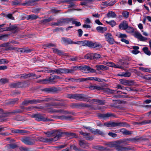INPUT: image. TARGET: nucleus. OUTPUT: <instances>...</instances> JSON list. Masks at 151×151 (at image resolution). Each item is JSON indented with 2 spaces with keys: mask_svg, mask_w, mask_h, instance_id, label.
I'll use <instances>...</instances> for the list:
<instances>
[{
  "mask_svg": "<svg viewBox=\"0 0 151 151\" xmlns=\"http://www.w3.org/2000/svg\"><path fill=\"white\" fill-rule=\"evenodd\" d=\"M9 146L12 149H14L17 147V145L15 144H10Z\"/></svg>",
  "mask_w": 151,
  "mask_h": 151,
  "instance_id": "nucleus-56",
  "label": "nucleus"
},
{
  "mask_svg": "<svg viewBox=\"0 0 151 151\" xmlns=\"http://www.w3.org/2000/svg\"><path fill=\"white\" fill-rule=\"evenodd\" d=\"M112 114L108 113L106 114H102L101 115V117L103 118H107L109 117L112 116Z\"/></svg>",
  "mask_w": 151,
  "mask_h": 151,
  "instance_id": "nucleus-32",
  "label": "nucleus"
},
{
  "mask_svg": "<svg viewBox=\"0 0 151 151\" xmlns=\"http://www.w3.org/2000/svg\"><path fill=\"white\" fill-rule=\"evenodd\" d=\"M142 78L145 79L149 80L150 79V77L147 75H145L142 77Z\"/></svg>",
  "mask_w": 151,
  "mask_h": 151,
  "instance_id": "nucleus-61",
  "label": "nucleus"
},
{
  "mask_svg": "<svg viewBox=\"0 0 151 151\" xmlns=\"http://www.w3.org/2000/svg\"><path fill=\"white\" fill-rule=\"evenodd\" d=\"M93 53L88 54L85 56L84 58L87 59H92L93 58Z\"/></svg>",
  "mask_w": 151,
  "mask_h": 151,
  "instance_id": "nucleus-28",
  "label": "nucleus"
},
{
  "mask_svg": "<svg viewBox=\"0 0 151 151\" xmlns=\"http://www.w3.org/2000/svg\"><path fill=\"white\" fill-rule=\"evenodd\" d=\"M108 65V66L110 67H113L114 66V63L111 62H109Z\"/></svg>",
  "mask_w": 151,
  "mask_h": 151,
  "instance_id": "nucleus-64",
  "label": "nucleus"
},
{
  "mask_svg": "<svg viewBox=\"0 0 151 151\" xmlns=\"http://www.w3.org/2000/svg\"><path fill=\"white\" fill-rule=\"evenodd\" d=\"M93 59H98L101 58V56L99 54L93 53Z\"/></svg>",
  "mask_w": 151,
  "mask_h": 151,
  "instance_id": "nucleus-33",
  "label": "nucleus"
},
{
  "mask_svg": "<svg viewBox=\"0 0 151 151\" xmlns=\"http://www.w3.org/2000/svg\"><path fill=\"white\" fill-rule=\"evenodd\" d=\"M107 29L106 27H103L99 26L96 27V30L100 32H103L106 31Z\"/></svg>",
  "mask_w": 151,
  "mask_h": 151,
  "instance_id": "nucleus-22",
  "label": "nucleus"
},
{
  "mask_svg": "<svg viewBox=\"0 0 151 151\" xmlns=\"http://www.w3.org/2000/svg\"><path fill=\"white\" fill-rule=\"evenodd\" d=\"M62 41L63 43L67 44H73V41L69 38L63 37L62 38Z\"/></svg>",
  "mask_w": 151,
  "mask_h": 151,
  "instance_id": "nucleus-15",
  "label": "nucleus"
},
{
  "mask_svg": "<svg viewBox=\"0 0 151 151\" xmlns=\"http://www.w3.org/2000/svg\"><path fill=\"white\" fill-rule=\"evenodd\" d=\"M121 41L122 42H125V43L127 44H128L129 43V42L128 40H126V39H124V38H122L121 39Z\"/></svg>",
  "mask_w": 151,
  "mask_h": 151,
  "instance_id": "nucleus-52",
  "label": "nucleus"
},
{
  "mask_svg": "<svg viewBox=\"0 0 151 151\" xmlns=\"http://www.w3.org/2000/svg\"><path fill=\"white\" fill-rule=\"evenodd\" d=\"M91 102L92 103H95L96 104L97 103L100 104H103L106 103L105 100H99L97 99H92L91 100Z\"/></svg>",
  "mask_w": 151,
  "mask_h": 151,
  "instance_id": "nucleus-18",
  "label": "nucleus"
},
{
  "mask_svg": "<svg viewBox=\"0 0 151 151\" xmlns=\"http://www.w3.org/2000/svg\"><path fill=\"white\" fill-rule=\"evenodd\" d=\"M103 91L104 92L109 94L113 93H114V92H115L116 93H118V92H120V91H115L109 88H104Z\"/></svg>",
  "mask_w": 151,
  "mask_h": 151,
  "instance_id": "nucleus-16",
  "label": "nucleus"
},
{
  "mask_svg": "<svg viewBox=\"0 0 151 151\" xmlns=\"http://www.w3.org/2000/svg\"><path fill=\"white\" fill-rule=\"evenodd\" d=\"M119 37L122 38H126L127 37V35L125 34H123L122 33H120L119 34Z\"/></svg>",
  "mask_w": 151,
  "mask_h": 151,
  "instance_id": "nucleus-48",
  "label": "nucleus"
},
{
  "mask_svg": "<svg viewBox=\"0 0 151 151\" xmlns=\"http://www.w3.org/2000/svg\"><path fill=\"white\" fill-rule=\"evenodd\" d=\"M114 101V103L115 104H124L125 102L124 101H120L119 100H113Z\"/></svg>",
  "mask_w": 151,
  "mask_h": 151,
  "instance_id": "nucleus-35",
  "label": "nucleus"
},
{
  "mask_svg": "<svg viewBox=\"0 0 151 151\" xmlns=\"http://www.w3.org/2000/svg\"><path fill=\"white\" fill-rule=\"evenodd\" d=\"M37 16L34 14L29 15V19L32 20L33 19H36L37 18Z\"/></svg>",
  "mask_w": 151,
  "mask_h": 151,
  "instance_id": "nucleus-42",
  "label": "nucleus"
},
{
  "mask_svg": "<svg viewBox=\"0 0 151 151\" xmlns=\"http://www.w3.org/2000/svg\"><path fill=\"white\" fill-rule=\"evenodd\" d=\"M18 99H12L10 100L9 103L10 104H14L18 103Z\"/></svg>",
  "mask_w": 151,
  "mask_h": 151,
  "instance_id": "nucleus-39",
  "label": "nucleus"
},
{
  "mask_svg": "<svg viewBox=\"0 0 151 151\" xmlns=\"http://www.w3.org/2000/svg\"><path fill=\"white\" fill-rule=\"evenodd\" d=\"M134 37L138 39L140 41H145L147 40V38L143 37L141 34L137 31L135 32L133 35Z\"/></svg>",
  "mask_w": 151,
  "mask_h": 151,
  "instance_id": "nucleus-9",
  "label": "nucleus"
},
{
  "mask_svg": "<svg viewBox=\"0 0 151 151\" xmlns=\"http://www.w3.org/2000/svg\"><path fill=\"white\" fill-rule=\"evenodd\" d=\"M143 50L144 52L147 55H150L151 53L150 51L149 50L148 48L147 47H144L143 48Z\"/></svg>",
  "mask_w": 151,
  "mask_h": 151,
  "instance_id": "nucleus-25",
  "label": "nucleus"
},
{
  "mask_svg": "<svg viewBox=\"0 0 151 151\" xmlns=\"http://www.w3.org/2000/svg\"><path fill=\"white\" fill-rule=\"evenodd\" d=\"M116 149L118 151H127L129 150V148L122 147L121 146H119L117 147Z\"/></svg>",
  "mask_w": 151,
  "mask_h": 151,
  "instance_id": "nucleus-21",
  "label": "nucleus"
},
{
  "mask_svg": "<svg viewBox=\"0 0 151 151\" xmlns=\"http://www.w3.org/2000/svg\"><path fill=\"white\" fill-rule=\"evenodd\" d=\"M108 146L109 147H116V144L114 142H111L107 144Z\"/></svg>",
  "mask_w": 151,
  "mask_h": 151,
  "instance_id": "nucleus-41",
  "label": "nucleus"
},
{
  "mask_svg": "<svg viewBox=\"0 0 151 151\" xmlns=\"http://www.w3.org/2000/svg\"><path fill=\"white\" fill-rule=\"evenodd\" d=\"M0 82L3 83H5L7 82L8 80L6 79L2 78L1 79Z\"/></svg>",
  "mask_w": 151,
  "mask_h": 151,
  "instance_id": "nucleus-50",
  "label": "nucleus"
},
{
  "mask_svg": "<svg viewBox=\"0 0 151 151\" xmlns=\"http://www.w3.org/2000/svg\"><path fill=\"white\" fill-rule=\"evenodd\" d=\"M102 107H100V106H98L97 107L92 108V109H99L101 110H103V109H104V108L103 107V108H102Z\"/></svg>",
  "mask_w": 151,
  "mask_h": 151,
  "instance_id": "nucleus-54",
  "label": "nucleus"
},
{
  "mask_svg": "<svg viewBox=\"0 0 151 151\" xmlns=\"http://www.w3.org/2000/svg\"><path fill=\"white\" fill-rule=\"evenodd\" d=\"M7 67L6 65L0 66V70H4L6 69Z\"/></svg>",
  "mask_w": 151,
  "mask_h": 151,
  "instance_id": "nucleus-57",
  "label": "nucleus"
},
{
  "mask_svg": "<svg viewBox=\"0 0 151 151\" xmlns=\"http://www.w3.org/2000/svg\"><path fill=\"white\" fill-rule=\"evenodd\" d=\"M104 88H103L102 86H100L97 85H95V89L97 90L101 91L103 90Z\"/></svg>",
  "mask_w": 151,
  "mask_h": 151,
  "instance_id": "nucleus-43",
  "label": "nucleus"
},
{
  "mask_svg": "<svg viewBox=\"0 0 151 151\" xmlns=\"http://www.w3.org/2000/svg\"><path fill=\"white\" fill-rule=\"evenodd\" d=\"M88 41L86 40L81 41V45L87 46Z\"/></svg>",
  "mask_w": 151,
  "mask_h": 151,
  "instance_id": "nucleus-44",
  "label": "nucleus"
},
{
  "mask_svg": "<svg viewBox=\"0 0 151 151\" xmlns=\"http://www.w3.org/2000/svg\"><path fill=\"white\" fill-rule=\"evenodd\" d=\"M78 31L79 36L80 37L81 36L83 33V31L81 29H78Z\"/></svg>",
  "mask_w": 151,
  "mask_h": 151,
  "instance_id": "nucleus-51",
  "label": "nucleus"
},
{
  "mask_svg": "<svg viewBox=\"0 0 151 151\" xmlns=\"http://www.w3.org/2000/svg\"><path fill=\"white\" fill-rule=\"evenodd\" d=\"M126 29V32L129 33H132L134 32V29L132 27L128 26L127 28Z\"/></svg>",
  "mask_w": 151,
  "mask_h": 151,
  "instance_id": "nucleus-29",
  "label": "nucleus"
},
{
  "mask_svg": "<svg viewBox=\"0 0 151 151\" xmlns=\"http://www.w3.org/2000/svg\"><path fill=\"white\" fill-rule=\"evenodd\" d=\"M124 73L125 77H129L131 75V73L129 72H125Z\"/></svg>",
  "mask_w": 151,
  "mask_h": 151,
  "instance_id": "nucleus-46",
  "label": "nucleus"
},
{
  "mask_svg": "<svg viewBox=\"0 0 151 151\" xmlns=\"http://www.w3.org/2000/svg\"><path fill=\"white\" fill-rule=\"evenodd\" d=\"M119 81L122 84L125 86L127 85V80L120 79Z\"/></svg>",
  "mask_w": 151,
  "mask_h": 151,
  "instance_id": "nucleus-38",
  "label": "nucleus"
},
{
  "mask_svg": "<svg viewBox=\"0 0 151 151\" xmlns=\"http://www.w3.org/2000/svg\"><path fill=\"white\" fill-rule=\"evenodd\" d=\"M92 16L95 18H99L100 16V15L98 14V13L93 14Z\"/></svg>",
  "mask_w": 151,
  "mask_h": 151,
  "instance_id": "nucleus-53",
  "label": "nucleus"
},
{
  "mask_svg": "<svg viewBox=\"0 0 151 151\" xmlns=\"http://www.w3.org/2000/svg\"><path fill=\"white\" fill-rule=\"evenodd\" d=\"M107 17L109 18H114L116 17V14L114 12L111 11L109 12L107 14Z\"/></svg>",
  "mask_w": 151,
  "mask_h": 151,
  "instance_id": "nucleus-24",
  "label": "nucleus"
},
{
  "mask_svg": "<svg viewBox=\"0 0 151 151\" xmlns=\"http://www.w3.org/2000/svg\"><path fill=\"white\" fill-rule=\"evenodd\" d=\"M87 46L92 48H101L102 47L100 43L89 41H88Z\"/></svg>",
  "mask_w": 151,
  "mask_h": 151,
  "instance_id": "nucleus-6",
  "label": "nucleus"
},
{
  "mask_svg": "<svg viewBox=\"0 0 151 151\" xmlns=\"http://www.w3.org/2000/svg\"><path fill=\"white\" fill-rule=\"evenodd\" d=\"M12 132L14 133H19L21 134H24L27 132L25 130H21L19 129H13L11 130Z\"/></svg>",
  "mask_w": 151,
  "mask_h": 151,
  "instance_id": "nucleus-17",
  "label": "nucleus"
},
{
  "mask_svg": "<svg viewBox=\"0 0 151 151\" xmlns=\"http://www.w3.org/2000/svg\"><path fill=\"white\" fill-rule=\"evenodd\" d=\"M106 40L110 44H113L114 42V40L113 36L110 33L106 32L104 34Z\"/></svg>",
  "mask_w": 151,
  "mask_h": 151,
  "instance_id": "nucleus-3",
  "label": "nucleus"
},
{
  "mask_svg": "<svg viewBox=\"0 0 151 151\" xmlns=\"http://www.w3.org/2000/svg\"><path fill=\"white\" fill-rule=\"evenodd\" d=\"M108 135L112 137H116L117 136L116 134L114 133H113L112 132H110L108 133Z\"/></svg>",
  "mask_w": 151,
  "mask_h": 151,
  "instance_id": "nucleus-49",
  "label": "nucleus"
},
{
  "mask_svg": "<svg viewBox=\"0 0 151 151\" xmlns=\"http://www.w3.org/2000/svg\"><path fill=\"white\" fill-rule=\"evenodd\" d=\"M81 134L87 140L91 141L93 139V136H90V134L87 133H85L82 131L80 132Z\"/></svg>",
  "mask_w": 151,
  "mask_h": 151,
  "instance_id": "nucleus-12",
  "label": "nucleus"
},
{
  "mask_svg": "<svg viewBox=\"0 0 151 151\" xmlns=\"http://www.w3.org/2000/svg\"><path fill=\"white\" fill-rule=\"evenodd\" d=\"M117 88L118 89H123L124 87L121 85H118L117 86Z\"/></svg>",
  "mask_w": 151,
  "mask_h": 151,
  "instance_id": "nucleus-62",
  "label": "nucleus"
},
{
  "mask_svg": "<svg viewBox=\"0 0 151 151\" xmlns=\"http://www.w3.org/2000/svg\"><path fill=\"white\" fill-rule=\"evenodd\" d=\"M95 23L99 25H102L103 24L101 22L99 19H97L95 20Z\"/></svg>",
  "mask_w": 151,
  "mask_h": 151,
  "instance_id": "nucleus-58",
  "label": "nucleus"
},
{
  "mask_svg": "<svg viewBox=\"0 0 151 151\" xmlns=\"http://www.w3.org/2000/svg\"><path fill=\"white\" fill-rule=\"evenodd\" d=\"M96 67L97 70H107L109 69V68L104 65H96Z\"/></svg>",
  "mask_w": 151,
  "mask_h": 151,
  "instance_id": "nucleus-20",
  "label": "nucleus"
},
{
  "mask_svg": "<svg viewBox=\"0 0 151 151\" xmlns=\"http://www.w3.org/2000/svg\"><path fill=\"white\" fill-rule=\"evenodd\" d=\"M106 22L107 24H110L112 27L114 26L116 24V22L114 20H111L109 22L106 21Z\"/></svg>",
  "mask_w": 151,
  "mask_h": 151,
  "instance_id": "nucleus-31",
  "label": "nucleus"
},
{
  "mask_svg": "<svg viewBox=\"0 0 151 151\" xmlns=\"http://www.w3.org/2000/svg\"><path fill=\"white\" fill-rule=\"evenodd\" d=\"M122 16L124 17L127 18L129 17V13L127 11H123L122 13Z\"/></svg>",
  "mask_w": 151,
  "mask_h": 151,
  "instance_id": "nucleus-36",
  "label": "nucleus"
},
{
  "mask_svg": "<svg viewBox=\"0 0 151 151\" xmlns=\"http://www.w3.org/2000/svg\"><path fill=\"white\" fill-rule=\"evenodd\" d=\"M139 69L143 72H145L151 73V68H148L142 67H140Z\"/></svg>",
  "mask_w": 151,
  "mask_h": 151,
  "instance_id": "nucleus-23",
  "label": "nucleus"
},
{
  "mask_svg": "<svg viewBox=\"0 0 151 151\" xmlns=\"http://www.w3.org/2000/svg\"><path fill=\"white\" fill-rule=\"evenodd\" d=\"M119 62L120 63L119 64H116L114 63V66L113 67L120 68L124 70H125L126 68L124 67V65L126 64L127 65L128 63L122 60H119Z\"/></svg>",
  "mask_w": 151,
  "mask_h": 151,
  "instance_id": "nucleus-5",
  "label": "nucleus"
},
{
  "mask_svg": "<svg viewBox=\"0 0 151 151\" xmlns=\"http://www.w3.org/2000/svg\"><path fill=\"white\" fill-rule=\"evenodd\" d=\"M132 52L134 54H137L139 52V51L136 50H133L132 51Z\"/></svg>",
  "mask_w": 151,
  "mask_h": 151,
  "instance_id": "nucleus-55",
  "label": "nucleus"
},
{
  "mask_svg": "<svg viewBox=\"0 0 151 151\" xmlns=\"http://www.w3.org/2000/svg\"><path fill=\"white\" fill-rule=\"evenodd\" d=\"M92 132H94L95 134H97L101 135H104L105 134L103 132L98 129H96L94 131Z\"/></svg>",
  "mask_w": 151,
  "mask_h": 151,
  "instance_id": "nucleus-30",
  "label": "nucleus"
},
{
  "mask_svg": "<svg viewBox=\"0 0 151 151\" xmlns=\"http://www.w3.org/2000/svg\"><path fill=\"white\" fill-rule=\"evenodd\" d=\"M151 123V120H145L140 123L141 125H143Z\"/></svg>",
  "mask_w": 151,
  "mask_h": 151,
  "instance_id": "nucleus-34",
  "label": "nucleus"
},
{
  "mask_svg": "<svg viewBox=\"0 0 151 151\" xmlns=\"http://www.w3.org/2000/svg\"><path fill=\"white\" fill-rule=\"evenodd\" d=\"M30 116L32 118H35L38 121L43 120L42 116L38 114H35L32 115H30Z\"/></svg>",
  "mask_w": 151,
  "mask_h": 151,
  "instance_id": "nucleus-19",
  "label": "nucleus"
},
{
  "mask_svg": "<svg viewBox=\"0 0 151 151\" xmlns=\"http://www.w3.org/2000/svg\"><path fill=\"white\" fill-rule=\"evenodd\" d=\"M22 141L24 144L28 145V138L27 137H24L21 139Z\"/></svg>",
  "mask_w": 151,
  "mask_h": 151,
  "instance_id": "nucleus-26",
  "label": "nucleus"
},
{
  "mask_svg": "<svg viewBox=\"0 0 151 151\" xmlns=\"http://www.w3.org/2000/svg\"><path fill=\"white\" fill-rule=\"evenodd\" d=\"M67 97L70 99H74L78 100L81 99L83 97V95L80 94H68Z\"/></svg>",
  "mask_w": 151,
  "mask_h": 151,
  "instance_id": "nucleus-8",
  "label": "nucleus"
},
{
  "mask_svg": "<svg viewBox=\"0 0 151 151\" xmlns=\"http://www.w3.org/2000/svg\"><path fill=\"white\" fill-rule=\"evenodd\" d=\"M110 127H114L117 126L125 127L126 125V124L124 122H110Z\"/></svg>",
  "mask_w": 151,
  "mask_h": 151,
  "instance_id": "nucleus-11",
  "label": "nucleus"
},
{
  "mask_svg": "<svg viewBox=\"0 0 151 151\" xmlns=\"http://www.w3.org/2000/svg\"><path fill=\"white\" fill-rule=\"evenodd\" d=\"M46 134L48 137H50L52 135H56L53 138H51L49 139H47L46 140L48 142H54L58 140L61 137L62 133L61 132L57 131H50L47 132Z\"/></svg>",
  "mask_w": 151,
  "mask_h": 151,
  "instance_id": "nucleus-2",
  "label": "nucleus"
},
{
  "mask_svg": "<svg viewBox=\"0 0 151 151\" xmlns=\"http://www.w3.org/2000/svg\"><path fill=\"white\" fill-rule=\"evenodd\" d=\"M85 22L87 24H89L91 23V21L88 18H86L85 19Z\"/></svg>",
  "mask_w": 151,
  "mask_h": 151,
  "instance_id": "nucleus-47",
  "label": "nucleus"
},
{
  "mask_svg": "<svg viewBox=\"0 0 151 151\" xmlns=\"http://www.w3.org/2000/svg\"><path fill=\"white\" fill-rule=\"evenodd\" d=\"M55 80L54 77H50L47 79L41 80L39 81V83H41L44 84L47 83H50V84H54L55 82L54 81Z\"/></svg>",
  "mask_w": 151,
  "mask_h": 151,
  "instance_id": "nucleus-7",
  "label": "nucleus"
},
{
  "mask_svg": "<svg viewBox=\"0 0 151 151\" xmlns=\"http://www.w3.org/2000/svg\"><path fill=\"white\" fill-rule=\"evenodd\" d=\"M79 68V66H75L72 67L70 69L59 68L51 70V72L53 74L56 73L60 74L72 73L77 70Z\"/></svg>",
  "mask_w": 151,
  "mask_h": 151,
  "instance_id": "nucleus-1",
  "label": "nucleus"
},
{
  "mask_svg": "<svg viewBox=\"0 0 151 151\" xmlns=\"http://www.w3.org/2000/svg\"><path fill=\"white\" fill-rule=\"evenodd\" d=\"M39 1V0H30L29 1V5L33 6L35 5L36 2Z\"/></svg>",
  "mask_w": 151,
  "mask_h": 151,
  "instance_id": "nucleus-37",
  "label": "nucleus"
},
{
  "mask_svg": "<svg viewBox=\"0 0 151 151\" xmlns=\"http://www.w3.org/2000/svg\"><path fill=\"white\" fill-rule=\"evenodd\" d=\"M7 16L8 18L11 19H14V17H12V14H7Z\"/></svg>",
  "mask_w": 151,
  "mask_h": 151,
  "instance_id": "nucleus-63",
  "label": "nucleus"
},
{
  "mask_svg": "<svg viewBox=\"0 0 151 151\" xmlns=\"http://www.w3.org/2000/svg\"><path fill=\"white\" fill-rule=\"evenodd\" d=\"M58 100L55 99H46L44 100L37 99L33 100L32 101H29V103L30 102H33L34 103H45V101H55Z\"/></svg>",
  "mask_w": 151,
  "mask_h": 151,
  "instance_id": "nucleus-4",
  "label": "nucleus"
},
{
  "mask_svg": "<svg viewBox=\"0 0 151 151\" xmlns=\"http://www.w3.org/2000/svg\"><path fill=\"white\" fill-rule=\"evenodd\" d=\"M128 26V24L126 21H124L119 25V28L121 29L125 30Z\"/></svg>",
  "mask_w": 151,
  "mask_h": 151,
  "instance_id": "nucleus-14",
  "label": "nucleus"
},
{
  "mask_svg": "<svg viewBox=\"0 0 151 151\" xmlns=\"http://www.w3.org/2000/svg\"><path fill=\"white\" fill-rule=\"evenodd\" d=\"M57 90V88H48L45 89V91L47 92H54Z\"/></svg>",
  "mask_w": 151,
  "mask_h": 151,
  "instance_id": "nucleus-27",
  "label": "nucleus"
},
{
  "mask_svg": "<svg viewBox=\"0 0 151 151\" xmlns=\"http://www.w3.org/2000/svg\"><path fill=\"white\" fill-rule=\"evenodd\" d=\"M9 43L7 42L5 43H4L1 45L2 47H7L9 46Z\"/></svg>",
  "mask_w": 151,
  "mask_h": 151,
  "instance_id": "nucleus-60",
  "label": "nucleus"
},
{
  "mask_svg": "<svg viewBox=\"0 0 151 151\" xmlns=\"http://www.w3.org/2000/svg\"><path fill=\"white\" fill-rule=\"evenodd\" d=\"M81 69L86 73H93L96 72V71L95 70L91 68L90 67L88 66H84L82 67Z\"/></svg>",
  "mask_w": 151,
  "mask_h": 151,
  "instance_id": "nucleus-10",
  "label": "nucleus"
},
{
  "mask_svg": "<svg viewBox=\"0 0 151 151\" xmlns=\"http://www.w3.org/2000/svg\"><path fill=\"white\" fill-rule=\"evenodd\" d=\"M90 106L89 104H71L70 106L72 108L82 109L84 107H89Z\"/></svg>",
  "mask_w": 151,
  "mask_h": 151,
  "instance_id": "nucleus-13",
  "label": "nucleus"
},
{
  "mask_svg": "<svg viewBox=\"0 0 151 151\" xmlns=\"http://www.w3.org/2000/svg\"><path fill=\"white\" fill-rule=\"evenodd\" d=\"M9 61L5 59H2L0 60V64H5L8 63Z\"/></svg>",
  "mask_w": 151,
  "mask_h": 151,
  "instance_id": "nucleus-40",
  "label": "nucleus"
},
{
  "mask_svg": "<svg viewBox=\"0 0 151 151\" xmlns=\"http://www.w3.org/2000/svg\"><path fill=\"white\" fill-rule=\"evenodd\" d=\"M93 80L96 81H98L99 82H101L102 81V79H100L99 78H97V77H94Z\"/></svg>",
  "mask_w": 151,
  "mask_h": 151,
  "instance_id": "nucleus-59",
  "label": "nucleus"
},
{
  "mask_svg": "<svg viewBox=\"0 0 151 151\" xmlns=\"http://www.w3.org/2000/svg\"><path fill=\"white\" fill-rule=\"evenodd\" d=\"M134 84V83L133 81L128 80L127 86H131L133 85Z\"/></svg>",
  "mask_w": 151,
  "mask_h": 151,
  "instance_id": "nucleus-45",
  "label": "nucleus"
}]
</instances>
